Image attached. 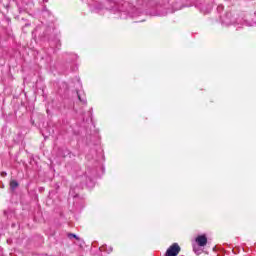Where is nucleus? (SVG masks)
<instances>
[{
	"instance_id": "nucleus-2",
	"label": "nucleus",
	"mask_w": 256,
	"mask_h": 256,
	"mask_svg": "<svg viewBox=\"0 0 256 256\" xmlns=\"http://www.w3.org/2000/svg\"><path fill=\"white\" fill-rule=\"evenodd\" d=\"M196 243L199 245V247H205L207 245V236L200 235L196 238Z\"/></svg>"
},
{
	"instance_id": "nucleus-4",
	"label": "nucleus",
	"mask_w": 256,
	"mask_h": 256,
	"mask_svg": "<svg viewBox=\"0 0 256 256\" xmlns=\"http://www.w3.org/2000/svg\"><path fill=\"white\" fill-rule=\"evenodd\" d=\"M69 237H70V239H71V238L78 239V238H77V235H75V234H69Z\"/></svg>"
},
{
	"instance_id": "nucleus-1",
	"label": "nucleus",
	"mask_w": 256,
	"mask_h": 256,
	"mask_svg": "<svg viewBox=\"0 0 256 256\" xmlns=\"http://www.w3.org/2000/svg\"><path fill=\"white\" fill-rule=\"evenodd\" d=\"M179 251H181V247H179V244L174 243L167 249L166 256L179 255Z\"/></svg>"
},
{
	"instance_id": "nucleus-3",
	"label": "nucleus",
	"mask_w": 256,
	"mask_h": 256,
	"mask_svg": "<svg viewBox=\"0 0 256 256\" xmlns=\"http://www.w3.org/2000/svg\"><path fill=\"white\" fill-rule=\"evenodd\" d=\"M10 187H11V189H17V187H19V183H17V181H15V180H12L10 182Z\"/></svg>"
},
{
	"instance_id": "nucleus-6",
	"label": "nucleus",
	"mask_w": 256,
	"mask_h": 256,
	"mask_svg": "<svg viewBox=\"0 0 256 256\" xmlns=\"http://www.w3.org/2000/svg\"><path fill=\"white\" fill-rule=\"evenodd\" d=\"M78 99H79L80 101H82V100H81V96H79V95H78Z\"/></svg>"
},
{
	"instance_id": "nucleus-5",
	"label": "nucleus",
	"mask_w": 256,
	"mask_h": 256,
	"mask_svg": "<svg viewBox=\"0 0 256 256\" xmlns=\"http://www.w3.org/2000/svg\"><path fill=\"white\" fill-rule=\"evenodd\" d=\"M1 175H2V177H3V175H7V173H5V172H2V173H1Z\"/></svg>"
}]
</instances>
